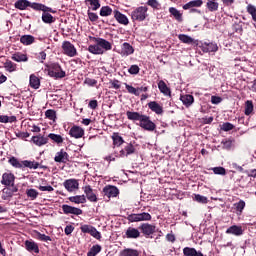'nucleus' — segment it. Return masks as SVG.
Listing matches in <instances>:
<instances>
[{"mask_svg":"<svg viewBox=\"0 0 256 256\" xmlns=\"http://www.w3.org/2000/svg\"><path fill=\"white\" fill-rule=\"evenodd\" d=\"M126 117L129 121H139V127L144 129V131L153 132L157 129V125L151 121V117L141 114L139 112H126Z\"/></svg>","mask_w":256,"mask_h":256,"instance_id":"obj_1","label":"nucleus"},{"mask_svg":"<svg viewBox=\"0 0 256 256\" xmlns=\"http://www.w3.org/2000/svg\"><path fill=\"white\" fill-rule=\"evenodd\" d=\"M14 7L15 9H19V11H25L27 7H30L34 11H51L45 4L29 2V0H17Z\"/></svg>","mask_w":256,"mask_h":256,"instance_id":"obj_2","label":"nucleus"},{"mask_svg":"<svg viewBox=\"0 0 256 256\" xmlns=\"http://www.w3.org/2000/svg\"><path fill=\"white\" fill-rule=\"evenodd\" d=\"M49 77H53L54 79H63L67 77V73L61 68V65L58 63H52L48 68Z\"/></svg>","mask_w":256,"mask_h":256,"instance_id":"obj_3","label":"nucleus"},{"mask_svg":"<svg viewBox=\"0 0 256 256\" xmlns=\"http://www.w3.org/2000/svg\"><path fill=\"white\" fill-rule=\"evenodd\" d=\"M149 8L147 6H139L131 12V19L133 22L135 21H145L147 19V12Z\"/></svg>","mask_w":256,"mask_h":256,"instance_id":"obj_4","label":"nucleus"},{"mask_svg":"<svg viewBox=\"0 0 256 256\" xmlns=\"http://www.w3.org/2000/svg\"><path fill=\"white\" fill-rule=\"evenodd\" d=\"M126 219L129 223H139L141 221H151L152 216L147 212H142L138 214H129Z\"/></svg>","mask_w":256,"mask_h":256,"instance_id":"obj_5","label":"nucleus"},{"mask_svg":"<svg viewBox=\"0 0 256 256\" xmlns=\"http://www.w3.org/2000/svg\"><path fill=\"white\" fill-rule=\"evenodd\" d=\"M140 234L142 233V235H144L146 237V239H149V237H151V235H153L157 229V226H155L154 224H149V223H142L139 227H138Z\"/></svg>","mask_w":256,"mask_h":256,"instance_id":"obj_6","label":"nucleus"},{"mask_svg":"<svg viewBox=\"0 0 256 256\" xmlns=\"http://www.w3.org/2000/svg\"><path fill=\"white\" fill-rule=\"evenodd\" d=\"M89 39L90 41H92V43H95L96 45H98V47H100V49L102 50L104 49L105 51H111V49H113L111 42L103 38L90 36Z\"/></svg>","mask_w":256,"mask_h":256,"instance_id":"obj_7","label":"nucleus"},{"mask_svg":"<svg viewBox=\"0 0 256 256\" xmlns=\"http://www.w3.org/2000/svg\"><path fill=\"white\" fill-rule=\"evenodd\" d=\"M62 50L64 55H67V57H76L77 55V48H75V45L70 41H64L62 43Z\"/></svg>","mask_w":256,"mask_h":256,"instance_id":"obj_8","label":"nucleus"},{"mask_svg":"<svg viewBox=\"0 0 256 256\" xmlns=\"http://www.w3.org/2000/svg\"><path fill=\"white\" fill-rule=\"evenodd\" d=\"M1 185L5 187H14L15 185V174L11 172H5L2 174Z\"/></svg>","mask_w":256,"mask_h":256,"instance_id":"obj_9","label":"nucleus"},{"mask_svg":"<svg viewBox=\"0 0 256 256\" xmlns=\"http://www.w3.org/2000/svg\"><path fill=\"white\" fill-rule=\"evenodd\" d=\"M82 189L86 195V199H88L90 203H97L99 201V198H97V194H95L91 185H86L82 187Z\"/></svg>","mask_w":256,"mask_h":256,"instance_id":"obj_10","label":"nucleus"},{"mask_svg":"<svg viewBox=\"0 0 256 256\" xmlns=\"http://www.w3.org/2000/svg\"><path fill=\"white\" fill-rule=\"evenodd\" d=\"M63 185L66 191L73 193V191L79 189V180L73 178L67 179L64 181Z\"/></svg>","mask_w":256,"mask_h":256,"instance_id":"obj_11","label":"nucleus"},{"mask_svg":"<svg viewBox=\"0 0 256 256\" xmlns=\"http://www.w3.org/2000/svg\"><path fill=\"white\" fill-rule=\"evenodd\" d=\"M62 211L64 215H83L81 208L73 207L67 204L62 205Z\"/></svg>","mask_w":256,"mask_h":256,"instance_id":"obj_12","label":"nucleus"},{"mask_svg":"<svg viewBox=\"0 0 256 256\" xmlns=\"http://www.w3.org/2000/svg\"><path fill=\"white\" fill-rule=\"evenodd\" d=\"M104 197L111 199V197H117L119 195V188L116 186L107 185L103 188Z\"/></svg>","mask_w":256,"mask_h":256,"instance_id":"obj_13","label":"nucleus"},{"mask_svg":"<svg viewBox=\"0 0 256 256\" xmlns=\"http://www.w3.org/2000/svg\"><path fill=\"white\" fill-rule=\"evenodd\" d=\"M123 237L124 239H139L141 232L135 227H128Z\"/></svg>","mask_w":256,"mask_h":256,"instance_id":"obj_14","label":"nucleus"},{"mask_svg":"<svg viewBox=\"0 0 256 256\" xmlns=\"http://www.w3.org/2000/svg\"><path fill=\"white\" fill-rule=\"evenodd\" d=\"M70 137L81 139L85 135V130L81 126L74 125L69 130Z\"/></svg>","mask_w":256,"mask_h":256,"instance_id":"obj_15","label":"nucleus"},{"mask_svg":"<svg viewBox=\"0 0 256 256\" xmlns=\"http://www.w3.org/2000/svg\"><path fill=\"white\" fill-rule=\"evenodd\" d=\"M48 9L50 10H45L43 11V14H42V21L43 23H48V24H51V23H55V18L53 17V15L49 14V13H57L56 10H53V8L47 6Z\"/></svg>","mask_w":256,"mask_h":256,"instance_id":"obj_16","label":"nucleus"},{"mask_svg":"<svg viewBox=\"0 0 256 256\" xmlns=\"http://www.w3.org/2000/svg\"><path fill=\"white\" fill-rule=\"evenodd\" d=\"M135 53V48L132 47L128 42H124L121 46L120 55L121 57H129Z\"/></svg>","mask_w":256,"mask_h":256,"instance_id":"obj_17","label":"nucleus"},{"mask_svg":"<svg viewBox=\"0 0 256 256\" xmlns=\"http://www.w3.org/2000/svg\"><path fill=\"white\" fill-rule=\"evenodd\" d=\"M54 161L55 163H67L69 161V154L64 149H61L56 153Z\"/></svg>","mask_w":256,"mask_h":256,"instance_id":"obj_18","label":"nucleus"},{"mask_svg":"<svg viewBox=\"0 0 256 256\" xmlns=\"http://www.w3.org/2000/svg\"><path fill=\"white\" fill-rule=\"evenodd\" d=\"M114 18L120 25H129V18L119 10H114Z\"/></svg>","mask_w":256,"mask_h":256,"instance_id":"obj_19","label":"nucleus"},{"mask_svg":"<svg viewBox=\"0 0 256 256\" xmlns=\"http://www.w3.org/2000/svg\"><path fill=\"white\" fill-rule=\"evenodd\" d=\"M137 151L134 145L128 143L124 149L120 150V157H129V155H134Z\"/></svg>","mask_w":256,"mask_h":256,"instance_id":"obj_20","label":"nucleus"},{"mask_svg":"<svg viewBox=\"0 0 256 256\" xmlns=\"http://www.w3.org/2000/svg\"><path fill=\"white\" fill-rule=\"evenodd\" d=\"M202 51L203 53H216V51H219V47L213 42H204L202 44Z\"/></svg>","mask_w":256,"mask_h":256,"instance_id":"obj_21","label":"nucleus"},{"mask_svg":"<svg viewBox=\"0 0 256 256\" xmlns=\"http://www.w3.org/2000/svg\"><path fill=\"white\" fill-rule=\"evenodd\" d=\"M227 235H235L236 237H241L243 235V227L232 225L226 230Z\"/></svg>","mask_w":256,"mask_h":256,"instance_id":"obj_22","label":"nucleus"},{"mask_svg":"<svg viewBox=\"0 0 256 256\" xmlns=\"http://www.w3.org/2000/svg\"><path fill=\"white\" fill-rule=\"evenodd\" d=\"M12 61H16V63H27L29 61V57L27 54L22 52H16L11 56Z\"/></svg>","mask_w":256,"mask_h":256,"instance_id":"obj_23","label":"nucleus"},{"mask_svg":"<svg viewBox=\"0 0 256 256\" xmlns=\"http://www.w3.org/2000/svg\"><path fill=\"white\" fill-rule=\"evenodd\" d=\"M25 249L30 253H39V245L35 241L26 240L25 241Z\"/></svg>","mask_w":256,"mask_h":256,"instance_id":"obj_24","label":"nucleus"},{"mask_svg":"<svg viewBox=\"0 0 256 256\" xmlns=\"http://www.w3.org/2000/svg\"><path fill=\"white\" fill-rule=\"evenodd\" d=\"M180 101L186 107H191L195 103V97L191 94L180 95Z\"/></svg>","mask_w":256,"mask_h":256,"instance_id":"obj_25","label":"nucleus"},{"mask_svg":"<svg viewBox=\"0 0 256 256\" xmlns=\"http://www.w3.org/2000/svg\"><path fill=\"white\" fill-rule=\"evenodd\" d=\"M148 107L153 111V113H156V115H163V106H161L156 101L149 102Z\"/></svg>","mask_w":256,"mask_h":256,"instance_id":"obj_26","label":"nucleus"},{"mask_svg":"<svg viewBox=\"0 0 256 256\" xmlns=\"http://www.w3.org/2000/svg\"><path fill=\"white\" fill-rule=\"evenodd\" d=\"M206 9L210 13H215L219 11V2L217 0H208L206 2Z\"/></svg>","mask_w":256,"mask_h":256,"instance_id":"obj_27","label":"nucleus"},{"mask_svg":"<svg viewBox=\"0 0 256 256\" xmlns=\"http://www.w3.org/2000/svg\"><path fill=\"white\" fill-rule=\"evenodd\" d=\"M22 165H24V167H27L28 169H43L41 163L35 160H23Z\"/></svg>","mask_w":256,"mask_h":256,"instance_id":"obj_28","label":"nucleus"},{"mask_svg":"<svg viewBox=\"0 0 256 256\" xmlns=\"http://www.w3.org/2000/svg\"><path fill=\"white\" fill-rule=\"evenodd\" d=\"M158 89L160 91V93H163V95H166L168 97H171V88H169L167 86V84L165 83V81L160 80L158 82Z\"/></svg>","mask_w":256,"mask_h":256,"instance_id":"obj_29","label":"nucleus"},{"mask_svg":"<svg viewBox=\"0 0 256 256\" xmlns=\"http://www.w3.org/2000/svg\"><path fill=\"white\" fill-rule=\"evenodd\" d=\"M20 43H22V45H25L26 47L29 45H33V43H35V36L33 35H22L20 37Z\"/></svg>","mask_w":256,"mask_h":256,"instance_id":"obj_30","label":"nucleus"},{"mask_svg":"<svg viewBox=\"0 0 256 256\" xmlns=\"http://www.w3.org/2000/svg\"><path fill=\"white\" fill-rule=\"evenodd\" d=\"M32 141L34 145H37L38 147H43V145H47V143L49 142V139L39 135V136H33Z\"/></svg>","mask_w":256,"mask_h":256,"instance_id":"obj_31","label":"nucleus"},{"mask_svg":"<svg viewBox=\"0 0 256 256\" xmlns=\"http://www.w3.org/2000/svg\"><path fill=\"white\" fill-rule=\"evenodd\" d=\"M183 255L184 256H204L203 252L197 251V249L191 248V247L183 248Z\"/></svg>","mask_w":256,"mask_h":256,"instance_id":"obj_32","label":"nucleus"},{"mask_svg":"<svg viewBox=\"0 0 256 256\" xmlns=\"http://www.w3.org/2000/svg\"><path fill=\"white\" fill-rule=\"evenodd\" d=\"M68 200L71 203H75L76 205H81L83 203H87V198L85 195H76V196H70Z\"/></svg>","mask_w":256,"mask_h":256,"instance_id":"obj_33","label":"nucleus"},{"mask_svg":"<svg viewBox=\"0 0 256 256\" xmlns=\"http://www.w3.org/2000/svg\"><path fill=\"white\" fill-rule=\"evenodd\" d=\"M203 5V0H192L186 4L183 5L184 11H187L189 9H193L194 7H201Z\"/></svg>","mask_w":256,"mask_h":256,"instance_id":"obj_34","label":"nucleus"},{"mask_svg":"<svg viewBox=\"0 0 256 256\" xmlns=\"http://www.w3.org/2000/svg\"><path fill=\"white\" fill-rule=\"evenodd\" d=\"M246 205L245 200H240L239 202L234 203V211L236 215H243V210Z\"/></svg>","mask_w":256,"mask_h":256,"instance_id":"obj_35","label":"nucleus"},{"mask_svg":"<svg viewBox=\"0 0 256 256\" xmlns=\"http://www.w3.org/2000/svg\"><path fill=\"white\" fill-rule=\"evenodd\" d=\"M169 13H170V15H173L174 19H176V21H178V23L183 22V14L179 10H177V8L170 7Z\"/></svg>","mask_w":256,"mask_h":256,"instance_id":"obj_36","label":"nucleus"},{"mask_svg":"<svg viewBox=\"0 0 256 256\" xmlns=\"http://www.w3.org/2000/svg\"><path fill=\"white\" fill-rule=\"evenodd\" d=\"M8 163L12 165L15 169H23V161H19V159L15 158V156H12L9 158Z\"/></svg>","mask_w":256,"mask_h":256,"instance_id":"obj_37","label":"nucleus"},{"mask_svg":"<svg viewBox=\"0 0 256 256\" xmlns=\"http://www.w3.org/2000/svg\"><path fill=\"white\" fill-rule=\"evenodd\" d=\"M30 87L32 89H39L41 87V80L35 74L30 75Z\"/></svg>","mask_w":256,"mask_h":256,"instance_id":"obj_38","label":"nucleus"},{"mask_svg":"<svg viewBox=\"0 0 256 256\" xmlns=\"http://www.w3.org/2000/svg\"><path fill=\"white\" fill-rule=\"evenodd\" d=\"M113 145L114 147H121L123 143H125V140H123V137L119 135V133L115 132L112 135Z\"/></svg>","mask_w":256,"mask_h":256,"instance_id":"obj_39","label":"nucleus"},{"mask_svg":"<svg viewBox=\"0 0 256 256\" xmlns=\"http://www.w3.org/2000/svg\"><path fill=\"white\" fill-rule=\"evenodd\" d=\"M48 138L51 139V141H53V143H56V145H63V141H65L63 136H61L59 134H55V133H50L48 135Z\"/></svg>","mask_w":256,"mask_h":256,"instance_id":"obj_40","label":"nucleus"},{"mask_svg":"<svg viewBox=\"0 0 256 256\" xmlns=\"http://www.w3.org/2000/svg\"><path fill=\"white\" fill-rule=\"evenodd\" d=\"M88 51L92 53V55H103V53H105L98 44L88 46Z\"/></svg>","mask_w":256,"mask_h":256,"instance_id":"obj_41","label":"nucleus"},{"mask_svg":"<svg viewBox=\"0 0 256 256\" xmlns=\"http://www.w3.org/2000/svg\"><path fill=\"white\" fill-rule=\"evenodd\" d=\"M120 256H139V250L133 248H125L120 252Z\"/></svg>","mask_w":256,"mask_h":256,"instance_id":"obj_42","label":"nucleus"},{"mask_svg":"<svg viewBox=\"0 0 256 256\" xmlns=\"http://www.w3.org/2000/svg\"><path fill=\"white\" fill-rule=\"evenodd\" d=\"M254 109H255V106H253V101L247 100V101L245 102L244 115H246L247 117H249V115H251V113H253Z\"/></svg>","mask_w":256,"mask_h":256,"instance_id":"obj_43","label":"nucleus"},{"mask_svg":"<svg viewBox=\"0 0 256 256\" xmlns=\"http://www.w3.org/2000/svg\"><path fill=\"white\" fill-rule=\"evenodd\" d=\"M113 9H111V7L109 6H102L100 9V16L101 17H109L111 15H113Z\"/></svg>","mask_w":256,"mask_h":256,"instance_id":"obj_44","label":"nucleus"},{"mask_svg":"<svg viewBox=\"0 0 256 256\" xmlns=\"http://www.w3.org/2000/svg\"><path fill=\"white\" fill-rule=\"evenodd\" d=\"M26 195L28 199H31V201H35L37 197H39V192L33 188L26 190Z\"/></svg>","mask_w":256,"mask_h":256,"instance_id":"obj_45","label":"nucleus"},{"mask_svg":"<svg viewBox=\"0 0 256 256\" xmlns=\"http://www.w3.org/2000/svg\"><path fill=\"white\" fill-rule=\"evenodd\" d=\"M146 5L151 7L154 11H160L161 9V4L158 2V0H147Z\"/></svg>","mask_w":256,"mask_h":256,"instance_id":"obj_46","label":"nucleus"},{"mask_svg":"<svg viewBox=\"0 0 256 256\" xmlns=\"http://www.w3.org/2000/svg\"><path fill=\"white\" fill-rule=\"evenodd\" d=\"M178 39L181 43H185L186 45H191V43H193V39L187 34H179Z\"/></svg>","mask_w":256,"mask_h":256,"instance_id":"obj_47","label":"nucleus"},{"mask_svg":"<svg viewBox=\"0 0 256 256\" xmlns=\"http://www.w3.org/2000/svg\"><path fill=\"white\" fill-rule=\"evenodd\" d=\"M247 13L251 15L252 20L256 23V7L253 4H248L246 7Z\"/></svg>","mask_w":256,"mask_h":256,"instance_id":"obj_48","label":"nucleus"},{"mask_svg":"<svg viewBox=\"0 0 256 256\" xmlns=\"http://www.w3.org/2000/svg\"><path fill=\"white\" fill-rule=\"evenodd\" d=\"M17 121L16 116L0 115V123H15Z\"/></svg>","mask_w":256,"mask_h":256,"instance_id":"obj_49","label":"nucleus"},{"mask_svg":"<svg viewBox=\"0 0 256 256\" xmlns=\"http://www.w3.org/2000/svg\"><path fill=\"white\" fill-rule=\"evenodd\" d=\"M101 245L96 244L93 245L90 251L87 253V256H96L98 253H101Z\"/></svg>","mask_w":256,"mask_h":256,"instance_id":"obj_50","label":"nucleus"},{"mask_svg":"<svg viewBox=\"0 0 256 256\" xmlns=\"http://www.w3.org/2000/svg\"><path fill=\"white\" fill-rule=\"evenodd\" d=\"M45 117L50 119V121H55L57 119V112L53 109H49L45 112Z\"/></svg>","mask_w":256,"mask_h":256,"instance_id":"obj_51","label":"nucleus"},{"mask_svg":"<svg viewBox=\"0 0 256 256\" xmlns=\"http://www.w3.org/2000/svg\"><path fill=\"white\" fill-rule=\"evenodd\" d=\"M86 3H90L92 11H97L101 7L99 0H86Z\"/></svg>","mask_w":256,"mask_h":256,"instance_id":"obj_52","label":"nucleus"},{"mask_svg":"<svg viewBox=\"0 0 256 256\" xmlns=\"http://www.w3.org/2000/svg\"><path fill=\"white\" fill-rule=\"evenodd\" d=\"M125 87L128 91V93H130L131 95H135L136 97H139L140 93L139 90H137V88L125 83Z\"/></svg>","mask_w":256,"mask_h":256,"instance_id":"obj_53","label":"nucleus"},{"mask_svg":"<svg viewBox=\"0 0 256 256\" xmlns=\"http://www.w3.org/2000/svg\"><path fill=\"white\" fill-rule=\"evenodd\" d=\"M233 129H235V125H233L231 122H224L221 125V130L222 131H233Z\"/></svg>","mask_w":256,"mask_h":256,"instance_id":"obj_54","label":"nucleus"},{"mask_svg":"<svg viewBox=\"0 0 256 256\" xmlns=\"http://www.w3.org/2000/svg\"><path fill=\"white\" fill-rule=\"evenodd\" d=\"M5 67L10 73H13V71H17V64L13 63L12 61H7L5 63Z\"/></svg>","mask_w":256,"mask_h":256,"instance_id":"obj_55","label":"nucleus"},{"mask_svg":"<svg viewBox=\"0 0 256 256\" xmlns=\"http://www.w3.org/2000/svg\"><path fill=\"white\" fill-rule=\"evenodd\" d=\"M212 170L215 175H227V170L224 167H214Z\"/></svg>","mask_w":256,"mask_h":256,"instance_id":"obj_56","label":"nucleus"},{"mask_svg":"<svg viewBox=\"0 0 256 256\" xmlns=\"http://www.w3.org/2000/svg\"><path fill=\"white\" fill-rule=\"evenodd\" d=\"M88 19L92 22L95 23L99 21V15L97 13L91 12L90 10L87 11Z\"/></svg>","mask_w":256,"mask_h":256,"instance_id":"obj_57","label":"nucleus"},{"mask_svg":"<svg viewBox=\"0 0 256 256\" xmlns=\"http://www.w3.org/2000/svg\"><path fill=\"white\" fill-rule=\"evenodd\" d=\"M94 226L88 225V224H84L81 225L80 230L81 233H88V235H91V231L93 230Z\"/></svg>","mask_w":256,"mask_h":256,"instance_id":"obj_58","label":"nucleus"},{"mask_svg":"<svg viewBox=\"0 0 256 256\" xmlns=\"http://www.w3.org/2000/svg\"><path fill=\"white\" fill-rule=\"evenodd\" d=\"M139 71H141V68L136 64L131 65L128 69V73H130V75H138Z\"/></svg>","mask_w":256,"mask_h":256,"instance_id":"obj_59","label":"nucleus"},{"mask_svg":"<svg viewBox=\"0 0 256 256\" xmlns=\"http://www.w3.org/2000/svg\"><path fill=\"white\" fill-rule=\"evenodd\" d=\"M91 237L97 239L98 241L101 240V232L97 231V228L93 227L92 231L90 232Z\"/></svg>","mask_w":256,"mask_h":256,"instance_id":"obj_60","label":"nucleus"},{"mask_svg":"<svg viewBox=\"0 0 256 256\" xmlns=\"http://www.w3.org/2000/svg\"><path fill=\"white\" fill-rule=\"evenodd\" d=\"M37 237H38L39 241H44L45 243H47V241H52L51 236L41 234L40 232H37Z\"/></svg>","mask_w":256,"mask_h":256,"instance_id":"obj_61","label":"nucleus"},{"mask_svg":"<svg viewBox=\"0 0 256 256\" xmlns=\"http://www.w3.org/2000/svg\"><path fill=\"white\" fill-rule=\"evenodd\" d=\"M194 200L197 201V203H207V197L201 196L200 194H195Z\"/></svg>","mask_w":256,"mask_h":256,"instance_id":"obj_62","label":"nucleus"},{"mask_svg":"<svg viewBox=\"0 0 256 256\" xmlns=\"http://www.w3.org/2000/svg\"><path fill=\"white\" fill-rule=\"evenodd\" d=\"M110 85H111L112 89H121V81H119L117 79L110 81Z\"/></svg>","mask_w":256,"mask_h":256,"instance_id":"obj_63","label":"nucleus"},{"mask_svg":"<svg viewBox=\"0 0 256 256\" xmlns=\"http://www.w3.org/2000/svg\"><path fill=\"white\" fill-rule=\"evenodd\" d=\"M244 173L247 175V177H253L254 179H256V169H252V170H245Z\"/></svg>","mask_w":256,"mask_h":256,"instance_id":"obj_64","label":"nucleus"}]
</instances>
